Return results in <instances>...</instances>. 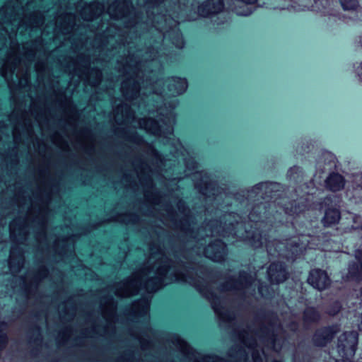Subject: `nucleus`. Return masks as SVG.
Listing matches in <instances>:
<instances>
[{
    "label": "nucleus",
    "mask_w": 362,
    "mask_h": 362,
    "mask_svg": "<svg viewBox=\"0 0 362 362\" xmlns=\"http://www.w3.org/2000/svg\"><path fill=\"white\" fill-rule=\"evenodd\" d=\"M195 188L202 195L207 198H213L218 203L219 199H226V204L254 206L247 216V221H243V217L235 213H225L220 220H211L206 222L197 230H194V218L185 202L180 199L177 203V208L182 217L175 221V227L187 237L194 242L192 250L197 254L202 252L204 256L214 262H222L228 254L226 245L220 240H216L202 247L204 238L209 236H222L223 238H237L247 242L255 248H259L264 245L268 255L282 257L287 260H295L307 248H314L313 243L314 238L307 235L300 237H293L286 243L276 240L269 241L267 238V230L273 227V220L279 219L282 213L293 216L299 214L310 208L308 204L304 202L310 200V195L306 197H300L298 202L286 203V199L280 197V185L276 182H262L256 185L250 191L242 190L235 194H228L221 192L216 183L210 180L209 176L204 172H196L193 175ZM307 194H309L308 192Z\"/></svg>",
    "instance_id": "nucleus-1"
},
{
    "label": "nucleus",
    "mask_w": 362,
    "mask_h": 362,
    "mask_svg": "<svg viewBox=\"0 0 362 362\" xmlns=\"http://www.w3.org/2000/svg\"><path fill=\"white\" fill-rule=\"evenodd\" d=\"M150 268L144 267L131 276L115 284L111 288L115 296L126 298L144 291L148 296H144L132 305L131 310L136 317L149 319L150 294L164 286L173 283H185L196 290L211 303V307L221 323L233 327L237 321L233 310L225 299L216 296L208 281L206 269L202 265L182 260L174 255L175 260L169 259L158 243L149 246Z\"/></svg>",
    "instance_id": "nucleus-2"
},
{
    "label": "nucleus",
    "mask_w": 362,
    "mask_h": 362,
    "mask_svg": "<svg viewBox=\"0 0 362 362\" xmlns=\"http://www.w3.org/2000/svg\"><path fill=\"white\" fill-rule=\"evenodd\" d=\"M33 196L37 199L36 206L29 194H25L24 192L18 193L16 200L19 211L25 212V215L23 217L14 218L8 227L13 245L10 250L9 259L7 262L4 261V264H7L9 271L13 274L20 272L25 263L24 252L20 245H25L28 240L30 221L37 227L35 234L36 241L40 243L42 239L46 238L47 214L52 199L51 192H47L43 195L42 189L39 186L33 192Z\"/></svg>",
    "instance_id": "nucleus-3"
},
{
    "label": "nucleus",
    "mask_w": 362,
    "mask_h": 362,
    "mask_svg": "<svg viewBox=\"0 0 362 362\" xmlns=\"http://www.w3.org/2000/svg\"><path fill=\"white\" fill-rule=\"evenodd\" d=\"M233 334L251 351L254 362L267 361L264 349L279 352L286 341L282 325L274 314L256 317L250 326L233 327Z\"/></svg>",
    "instance_id": "nucleus-4"
},
{
    "label": "nucleus",
    "mask_w": 362,
    "mask_h": 362,
    "mask_svg": "<svg viewBox=\"0 0 362 362\" xmlns=\"http://www.w3.org/2000/svg\"><path fill=\"white\" fill-rule=\"evenodd\" d=\"M177 100L173 98L167 104L165 103V108L160 107L157 110V119L151 117L139 119L136 123L140 129H144L146 132L156 136L163 137L166 139L168 144L175 146L173 152V157L179 159L182 156V160L188 170H196L197 168V163L192 156H185L184 151L185 148L179 140L176 141L174 137L173 126L175 123V108L177 105Z\"/></svg>",
    "instance_id": "nucleus-5"
},
{
    "label": "nucleus",
    "mask_w": 362,
    "mask_h": 362,
    "mask_svg": "<svg viewBox=\"0 0 362 362\" xmlns=\"http://www.w3.org/2000/svg\"><path fill=\"white\" fill-rule=\"evenodd\" d=\"M257 286L258 293L261 297L269 298L273 296L274 291L271 289L270 286L264 285L259 281L255 282L254 278L245 271L240 272L238 279L228 278L220 286V291L221 293L230 291L240 296L241 299H245L256 294Z\"/></svg>",
    "instance_id": "nucleus-6"
},
{
    "label": "nucleus",
    "mask_w": 362,
    "mask_h": 362,
    "mask_svg": "<svg viewBox=\"0 0 362 362\" xmlns=\"http://www.w3.org/2000/svg\"><path fill=\"white\" fill-rule=\"evenodd\" d=\"M133 166L141 185L146 188L144 192L145 199L153 205L160 206L162 203V197L154 189L153 171L150 165L139 157L134 160Z\"/></svg>",
    "instance_id": "nucleus-7"
},
{
    "label": "nucleus",
    "mask_w": 362,
    "mask_h": 362,
    "mask_svg": "<svg viewBox=\"0 0 362 362\" xmlns=\"http://www.w3.org/2000/svg\"><path fill=\"white\" fill-rule=\"evenodd\" d=\"M358 333L355 331L345 332L338 338L337 350L341 359L334 362H353L358 345Z\"/></svg>",
    "instance_id": "nucleus-8"
},
{
    "label": "nucleus",
    "mask_w": 362,
    "mask_h": 362,
    "mask_svg": "<svg viewBox=\"0 0 362 362\" xmlns=\"http://www.w3.org/2000/svg\"><path fill=\"white\" fill-rule=\"evenodd\" d=\"M224 0H203L197 6L198 16L203 18H211L223 12Z\"/></svg>",
    "instance_id": "nucleus-9"
},
{
    "label": "nucleus",
    "mask_w": 362,
    "mask_h": 362,
    "mask_svg": "<svg viewBox=\"0 0 362 362\" xmlns=\"http://www.w3.org/2000/svg\"><path fill=\"white\" fill-rule=\"evenodd\" d=\"M115 120L118 124H132L136 121L135 112L127 103H122L114 109Z\"/></svg>",
    "instance_id": "nucleus-10"
},
{
    "label": "nucleus",
    "mask_w": 362,
    "mask_h": 362,
    "mask_svg": "<svg viewBox=\"0 0 362 362\" xmlns=\"http://www.w3.org/2000/svg\"><path fill=\"white\" fill-rule=\"evenodd\" d=\"M339 331L338 325H332L317 329L313 337L315 345L324 346L332 341L334 335Z\"/></svg>",
    "instance_id": "nucleus-11"
},
{
    "label": "nucleus",
    "mask_w": 362,
    "mask_h": 362,
    "mask_svg": "<svg viewBox=\"0 0 362 362\" xmlns=\"http://www.w3.org/2000/svg\"><path fill=\"white\" fill-rule=\"evenodd\" d=\"M308 282L313 288L322 291L330 284L331 281L325 271L320 269H315L310 271Z\"/></svg>",
    "instance_id": "nucleus-12"
},
{
    "label": "nucleus",
    "mask_w": 362,
    "mask_h": 362,
    "mask_svg": "<svg viewBox=\"0 0 362 362\" xmlns=\"http://www.w3.org/2000/svg\"><path fill=\"white\" fill-rule=\"evenodd\" d=\"M269 281L273 284L284 282L288 277L285 264L281 262L272 263L267 270Z\"/></svg>",
    "instance_id": "nucleus-13"
},
{
    "label": "nucleus",
    "mask_w": 362,
    "mask_h": 362,
    "mask_svg": "<svg viewBox=\"0 0 362 362\" xmlns=\"http://www.w3.org/2000/svg\"><path fill=\"white\" fill-rule=\"evenodd\" d=\"M165 81L168 84L166 90H189L187 88V80L185 77L179 75H172L166 78ZM151 90H165L162 89H151Z\"/></svg>",
    "instance_id": "nucleus-14"
},
{
    "label": "nucleus",
    "mask_w": 362,
    "mask_h": 362,
    "mask_svg": "<svg viewBox=\"0 0 362 362\" xmlns=\"http://www.w3.org/2000/svg\"><path fill=\"white\" fill-rule=\"evenodd\" d=\"M49 271L45 266H41L38 268L37 271L34 274L30 282H28L26 276L22 278V281L24 286L27 288L28 286H33L37 288L40 283L47 277Z\"/></svg>",
    "instance_id": "nucleus-15"
},
{
    "label": "nucleus",
    "mask_w": 362,
    "mask_h": 362,
    "mask_svg": "<svg viewBox=\"0 0 362 362\" xmlns=\"http://www.w3.org/2000/svg\"><path fill=\"white\" fill-rule=\"evenodd\" d=\"M344 179L339 173H333L329 175L325 180V185L327 189L332 192H337L342 189L344 187Z\"/></svg>",
    "instance_id": "nucleus-16"
},
{
    "label": "nucleus",
    "mask_w": 362,
    "mask_h": 362,
    "mask_svg": "<svg viewBox=\"0 0 362 362\" xmlns=\"http://www.w3.org/2000/svg\"><path fill=\"white\" fill-rule=\"evenodd\" d=\"M117 305L112 297L108 298L105 304L101 302V311L103 317L107 321H112L116 314Z\"/></svg>",
    "instance_id": "nucleus-17"
},
{
    "label": "nucleus",
    "mask_w": 362,
    "mask_h": 362,
    "mask_svg": "<svg viewBox=\"0 0 362 362\" xmlns=\"http://www.w3.org/2000/svg\"><path fill=\"white\" fill-rule=\"evenodd\" d=\"M0 90H125V88L122 87L119 89H115L114 88H95V89H88L86 88H81V89H76V88H50V89H40V88H34V89H23L21 88H1Z\"/></svg>",
    "instance_id": "nucleus-18"
},
{
    "label": "nucleus",
    "mask_w": 362,
    "mask_h": 362,
    "mask_svg": "<svg viewBox=\"0 0 362 362\" xmlns=\"http://www.w3.org/2000/svg\"><path fill=\"white\" fill-rule=\"evenodd\" d=\"M340 218V212L337 209H328L325 211L322 221L325 226H329L337 223Z\"/></svg>",
    "instance_id": "nucleus-19"
},
{
    "label": "nucleus",
    "mask_w": 362,
    "mask_h": 362,
    "mask_svg": "<svg viewBox=\"0 0 362 362\" xmlns=\"http://www.w3.org/2000/svg\"><path fill=\"white\" fill-rule=\"evenodd\" d=\"M355 257L358 260L359 265L353 263L349 266V273L352 276L362 277V250H358L355 252Z\"/></svg>",
    "instance_id": "nucleus-20"
},
{
    "label": "nucleus",
    "mask_w": 362,
    "mask_h": 362,
    "mask_svg": "<svg viewBox=\"0 0 362 362\" xmlns=\"http://www.w3.org/2000/svg\"><path fill=\"white\" fill-rule=\"evenodd\" d=\"M151 154L152 157V164L154 165L156 170L158 173L163 171L167 166L166 160L163 158L162 155L153 148H151Z\"/></svg>",
    "instance_id": "nucleus-21"
},
{
    "label": "nucleus",
    "mask_w": 362,
    "mask_h": 362,
    "mask_svg": "<svg viewBox=\"0 0 362 362\" xmlns=\"http://www.w3.org/2000/svg\"><path fill=\"white\" fill-rule=\"evenodd\" d=\"M320 318V315L314 308H308L304 311L303 319L305 323L317 322Z\"/></svg>",
    "instance_id": "nucleus-22"
},
{
    "label": "nucleus",
    "mask_w": 362,
    "mask_h": 362,
    "mask_svg": "<svg viewBox=\"0 0 362 362\" xmlns=\"http://www.w3.org/2000/svg\"><path fill=\"white\" fill-rule=\"evenodd\" d=\"M7 330L8 325L4 322H0V351L4 349L7 344Z\"/></svg>",
    "instance_id": "nucleus-23"
},
{
    "label": "nucleus",
    "mask_w": 362,
    "mask_h": 362,
    "mask_svg": "<svg viewBox=\"0 0 362 362\" xmlns=\"http://www.w3.org/2000/svg\"><path fill=\"white\" fill-rule=\"evenodd\" d=\"M344 11H356L359 6L358 0H339Z\"/></svg>",
    "instance_id": "nucleus-24"
},
{
    "label": "nucleus",
    "mask_w": 362,
    "mask_h": 362,
    "mask_svg": "<svg viewBox=\"0 0 362 362\" xmlns=\"http://www.w3.org/2000/svg\"><path fill=\"white\" fill-rule=\"evenodd\" d=\"M288 176L290 180L298 182L300 177H302V171L300 168L294 166L291 168L288 171Z\"/></svg>",
    "instance_id": "nucleus-25"
},
{
    "label": "nucleus",
    "mask_w": 362,
    "mask_h": 362,
    "mask_svg": "<svg viewBox=\"0 0 362 362\" xmlns=\"http://www.w3.org/2000/svg\"><path fill=\"white\" fill-rule=\"evenodd\" d=\"M194 362H228L227 360L217 356H204Z\"/></svg>",
    "instance_id": "nucleus-26"
},
{
    "label": "nucleus",
    "mask_w": 362,
    "mask_h": 362,
    "mask_svg": "<svg viewBox=\"0 0 362 362\" xmlns=\"http://www.w3.org/2000/svg\"><path fill=\"white\" fill-rule=\"evenodd\" d=\"M176 341L182 351L185 354H192V349L185 341L180 337H177Z\"/></svg>",
    "instance_id": "nucleus-27"
},
{
    "label": "nucleus",
    "mask_w": 362,
    "mask_h": 362,
    "mask_svg": "<svg viewBox=\"0 0 362 362\" xmlns=\"http://www.w3.org/2000/svg\"><path fill=\"white\" fill-rule=\"evenodd\" d=\"M341 308V304L339 302H335L334 303L333 308L328 310V314L330 315H334L339 312Z\"/></svg>",
    "instance_id": "nucleus-28"
},
{
    "label": "nucleus",
    "mask_w": 362,
    "mask_h": 362,
    "mask_svg": "<svg viewBox=\"0 0 362 362\" xmlns=\"http://www.w3.org/2000/svg\"><path fill=\"white\" fill-rule=\"evenodd\" d=\"M12 134H13V140L16 143H18L19 140L21 139L19 135H18V127L17 126H15L13 128V130H12Z\"/></svg>",
    "instance_id": "nucleus-29"
},
{
    "label": "nucleus",
    "mask_w": 362,
    "mask_h": 362,
    "mask_svg": "<svg viewBox=\"0 0 362 362\" xmlns=\"http://www.w3.org/2000/svg\"><path fill=\"white\" fill-rule=\"evenodd\" d=\"M354 180L357 184V187H360L361 189H362V174L357 175L355 177Z\"/></svg>",
    "instance_id": "nucleus-30"
},
{
    "label": "nucleus",
    "mask_w": 362,
    "mask_h": 362,
    "mask_svg": "<svg viewBox=\"0 0 362 362\" xmlns=\"http://www.w3.org/2000/svg\"><path fill=\"white\" fill-rule=\"evenodd\" d=\"M240 359L238 362H246V361L248 358L247 354L245 352V350H240Z\"/></svg>",
    "instance_id": "nucleus-31"
},
{
    "label": "nucleus",
    "mask_w": 362,
    "mask_h": 362,
    "mask_svg": "<svg viewBox=\"0 0 362 362\" xmlns=\"http://www.w3.org/2000/svg\"><path fill=\"white\" fill-rule=\"evenodd\" d=\"M165 211L172 218H174L175 215L174 214L173 209L172 208V206L170 205H169V204L166 205Z\"/></svg>",
    "instance_id": "nucleus-32"
},
{
    "label": "nucleus",
    "mask_w": 362,
    "mask_h": 362,
    "mask_svg": "<svg viewBox=\"0 0 362 362\" xmlns=\"http://www.w3.org/2000/svg\"><path fill=\"white\" fill-rule=\"evenodd\" d=\"M4 228L5 227L0 223V249L3 247V244L1 243L3 241L2 230H4Z\"/></svg>",
    "instance_id": "nucleus-33"
},
{
    "label": "nucleus",
    "mask_w": 362,
    "mask_h": 362,
    "mask_svg": "<svg viewBox=\"0 0 362 362\" xmlns=\"http://www.w3.org/2000/svg\"><path fill=\"white\" fill-rule=\"evenodd\" d=\"M357 74H358L360 80L362 81V62L357 67Z\"/></svg>",
    "instance_id": "nucleus-34"
},
{
    "label": "nucleus",
    "mask_w": 362,
    "mask_h": 362,
    "mask_svg": "<svg viewBox=\"0 0 362 362\" xmlns=\"http://www.w3.org/2000/svg\"><path fill=\"white\" fill-rule=\"evenodd\" d=\"M238 1L244 3L245 4H255L257 0H237Z\"/></svg>",
    "instance_id": "nucleus-35"
},
{
    "label": "nucleus",
    "mask_w": 362,
    "mask_h": 362,
    "mask_svg": "<svg viewBox=\"0 0 362 362\" xmlns=\"http://www.w3.org/2000/svg\"><path fill=\"white\" fill-rule=\"evenodd\" d=\"M289 328L292 331H296L298 329V325L296 323H294V322H292L290 325H289Z\"/></svg>",
    "instance_id": "nucleus-36"
},
{
    "label": "nucleus",
    "mask_w": 362,
    "mask_h": 362,
    "mask_svg": "<svg viewBox=\"0 0 362 362\" xmlns=\"http://www.w3.org/2000/svg\"><path fill=\"white\" fill-rule=\"evenodd\" d=\"M356 42L358 44V46L362 48V34L357 37Z\"/></svg>",
    "instance_id": "nucleus-37"
},
{
    "label": "nucleus",
    "mask_w": 362,
    "mask_h": 362,
    "mask_svg": "<svg viewBox=\"0 0 362 362\" xmlns=\"http://www.w3.org/2000/svg\"><path fill=\"white\" fill-rule=\"evenodd\" d=\"M79 59H80V61H81V62H83V63H86V64H88V63H89V59H88V58H87V57H81L79 58Z\"/></svg>",
    "instance_id": "nucleus-38"
},
{
    "label": "nucleus",
    "mask_w": 362,
    "mask_h": 362,
    "mask_svg": "<svg viewBox=\"0 0 362 362\" xmlns=\"http://www.w3.org/2000/svg\"><path fill=\"white\" fill-rule=\"evenodd\" d=\"M325 156H326L327 158H329L330 160L334 159V156L332 154H331L330 153H325Z\"/></svg>",
    "instance_id": "nucleus-39"
},
{
    "label": "nucleus",
    "mask_w": 362,
    "mask_h": 362,
    "mask_svg": "<svg viewBox=\"0 0 362 362\" xmlns=\"http://www.w3.org/2000/svg\"><path fill=\"white\" fill-rule=\"evenodd\" d=\"M126 67H128L129 69L133 70L134 69H137V64L135 66H132L130 64H127Z\"/></svg>",
    "instance_id": "nucleus-40"
},
{
    "label": "nucleus",
    "mask_w": 362,
    "mask_h": 362,
    "mask_svg": "<svg viewBox=\"0 0 362 362\" xmlns=\"http://www.w3.org/2000/svg\"><path fill=\"white\" fill-rule=\"evenodd\" d=\"M123 93H125V95H124V97H126V96H127V95H129V93L130 92L126 91V92H123ZM132 93H135V95H136V94H137V93H139L140 92H132Z\"/></svg>",
    "instance_id": "nucleus-41"
},
{
    "label": "nucleus",
    "mask_w": 362,
    "mask_h": 362,
    "mask_svg": "<svg viewBox=\"0 0 362 362\" xmlns=\"http://www.w3.org/2000/svg\"><path fill=\"white\" fill-rule=\"evenodd\" d=\"M246 273H247L248 275H251V276L254 278V279L255 280V282H257V281H257V280H256V279H255L256 274H254V276H253V275H252L251 274H248L247 272H246Z\"/></svg>",
    "instance_id": "nucleus-42"
},
{
    "label": "nucleus",
    "mask_w": 362,
    "mask_h": 362,
    "mask_svg": "<svg viewBox=\"0 0 362 362\" xmlns=\"http://www.w3.org/2000/svg\"><path fill=\"white\" fill-rule=\"evenodd\" d=\"M156 3H160L163 0H153Z\"/></svg>",
    "instance_id": "nucleus-43"
},
{
    "label": "nucleus",
    "mask_w": 362,
    "mask_h": 362,
    "mask_svg": "<svg viewBox=\"0 0 362 362\" xmlns=\"http://www.w3.org/2000/svg\"><path fill=\"white\" fill-rule=\"evenodd\" d=\"M250 13V11H249V12H247V13H242L241 15H243V16H247V15H249Z\"/></svg>",
    "instance_id": "nucleus-44"
},
{
    "label": "nucleus",
    "mask_w": 362,
    "mask_h": 362,
    "mask_svg": "<svg viewBox=\"0 0 362 362\" xmlns=\"http://www.w3.org/2000/svg\"><path fill=\"white\" fill-rule=\"evenodd\" d=\"M136 218V216H134V217L132 218V221H135Z\"/></svg>",
    "instance_id": "nucleus-45"
},
{
    "label": "nucleus",
    "mask_w": 362,
    "mask_h": 362,
    "mask_svg": "<svg viewBox=\"0 0 362 362\" xmlns=\"http://www.w3.org/2000/svg\"><path fill=\"white\" fill-rule=\"evenodd\" d=\"M151 93H156V94H157V93H161V92H155V91H153V92H151Z\"/></svg>",
    "instance_id": "nucleus-46"
},
{
    "label": "nucleus",
    "mask_w": 362,
    "mask_h": 362,
    "mask_svg": "<svg viewBox=\"0 0 362 362\" xmlns=\"http://www.w3.org/2000/svg\"><path fill=\"white\" fill-rule=\"evenodd\" d=\"M218 211H219L218 209H216V211H215V214H218Z\"/></svg>",
    "instance_id": "nucleus-47"
},
{
    "label": "nucleus",
    "mask_w": 362,
    "mask_h": 362,
    "mask_svg": "<svg viewBox=\"0 0 362 362\" xmlns=\"http://www.w3.org/2000/svg\"><path fill=\"white\" fill-rule=\"evenodd\" d=\"M122 221H124V222L125 223H127H127H129V221H127V222H126V221H124V220H122Z\"/></svg>",
    "instance_id": "nucleus-48"
},
{
    "label": "nucleus",
    "mask_w": 362,
    "mask_h": 362,
    "mask_svg": "<svg viewBox=\"0 0 362 362\" xmlns=\"http://www.w3.org/2000/svg\"><path fill=\"white\" fill-rule=\"evenodd\" d=\"M361 300H362V288H361Z\"/></svg>",
    "instance_id": "nucleus-49"
},
{
    "label": "nucleus",
    "mask_w": 362,
    "mask_h": 362,
    "mask_svg": "<svg viewBox=\"0 0 362 362\" xmlns=\"http://www.w3.org/2000/svg\"><path fill=\"white\" fill-rule=\"evenodd\" d=\"M273 362H281V361L274 360Z\"/></svg>",
    "instance_id": "nucleus-50"
},
{
    "label": "nucleus",
    "mask_w": 362,
    "mask_h": 362,
    "mask_svg": "<svg viewBox=\"0 0 362 362\" xmlns=\"http://www.w3.org/2000/svg\"><path fill=\"white\" fill-rule=\"evenodd\" d=\"M4 259H5V258H6V252H5V253L4 254Z\"/></svg>",
    "instance_id": "nucleus-51"
},
{
    "label": "nucleus",
    "mask_w": 362,
    "mask_h": 362,
    "mask_svg": "<svg viewBox=\"0 0 362 362\" xmlns=\"http://www.w3.org/2000/svg\"><path fill=\"white\" fill-rule=\"evenodd\" d=\"M125 75H129V72H125Z\"/></svg>",
    "instance_id": "nucleus-52"
},
{
    "label": "nucleus",
    "mask_w": 362,
    "mask_h": 362,
    "mask_svg": "<svg viewBox=\"0 0 362 362\" xmlns=\"http://www.w3.org/2000/svg\"><path fill=\"white\" fill-rule=\"evenodd\" d=\"M1 139V138L0 137V140Z\"/></svg>",
    "instance_id": "nucleus-53"
}]
</instances>
